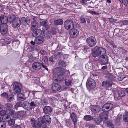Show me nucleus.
I'll return each mask as SVG.
<instances>
[{
    "mask_svg": "<svg viewBox=\"0 0 128 128\" xmlns=\"http://www.w3.org/2000/svg\"><path fill=\"white\" fill-rule=\"evenodd\" d=\"M94 118L92 116L89 115H87L84 116V119L87 121H90L93 120Z\"/></svg>",
    "mask_w": 128,
    "mask_h": 128,
    "instance_id": "e433bc0d",
    "label": "nucleus"
},
{
    "mask_svg": "<svg viewBox=\"0 0 128 128\" xmlns=\"http://www.w3.org/2000/svg\"><path fill=\"white\" fill-rule=\"evenodd\" d=\"M65 81V84L66 85L69 86L71 84L72 82L71 80H70L66 79Z\"/></svg>",
    "mask_w": 128,
    "mask_h": 128,
    "instance_id": "5fc2aeb1",
    "label": "nucleus"
},
{
    "mask_svg": "<svg viewBox=\"0 0 128 128\" xmlns=\"http://www.w3.org/2000/svg\"><path fill=\"white\" fill-rule=\"evenodd\" d=\"M48 58L47 56H45L42 60V64H46L48 62Z\"/></svg>",
    "mask_w": 128,
    "mask_h": 128,
    "instance_id": "ea45409f",
    "label": "nucleus"
},
{
    "mask_svg": "<svg viewBox=\"0 0 128 128\" xmlns=\"http://www.w3.org/2000/svg\"><path fill=\"white\" fill-rule=\"evenodd\" d=\"M90 7H88V8ZM87 10H88V12L90 14L92 15H98L99 14V13L98 12H96L94 11L89 10H88V9H87Z\"/></svg>",
    "mask_w": 128,
    "mask_h": 128,
    "instance_id": "c03bdc74",
    "label": "nucleus"
},
{
    "mask_svg": "<svg viewBox=\"0 0 128 128\" xmlns=\"http://www.w3.org/2000/svg\"><path fill=\"white\" fill-rule=\"evenodd\" d=\"M55 72L58 76H63L66 72L65 70L60 67H56L55 69Z\"/></svg>",
    "mask_w": 128,
    "mask_h": 128,
    "instance_id": "f8f14e48",
    "label": "nucleus"
},
{
    "mask_svg": "<svg viewBox=\"0 0 128 128\" xmlns=\"http://www.w3.org/2000/svg\"><path fill=\"white\" fill-rule=\"evenodd\" d=\"M38 122L36 121L35 119L34 118H31L30 119V121L32 122V126L36 128H44L42 126L43 124V123L39 121L38 119Z\"/></svg>",
    "mask_w": 128,
    "mask_h": 128,
    "instance_id": "423d86ee",
    "label": "nucleus"
},
{
    "mask_svg": "<svg viewBox=\"0 0 128 128\" xmlns=\"http://www.w3.org/2000/svg\"><path fill=\"white\" fill-rule=\"evenodd\" d=\"M10 21L12 23V26L14 28H18L21 24V20L20 18L16 17L14 14H12L10 16Z\"/></svg>",
    "mask_w": 128,
    "mask_h": 128,
    "instance_id": "f03ea898",
    "label": "nucleus"
},
{
    "mask_svg": "<svg viewBox=\"0 0 128 128\" xmlns=\"http://www.w3.org/2000/svg\"><path fill=\"white\" fill-rule=\"evenodd\" d=\"M20 106L22 107V104L21 102H19L16 103L14 106V108H15L17 109L18 107Z\"/></svg>",
    "mask_w": 128,
    "mask_h": 128,
    "instance_id": "864d4df0",
    "label": "nucleus"
},
{
    "mask_svg": "<svg viewBox=\"0 0 128 128\" xmlns=\"http://www.w3.org/2000/svg\"><path fill=\"white\" fill-rule=\"evenodd\" d=\"M3 120L4 121V122H7L11 119L10 116L9 115H6L4 116L3 117Z\"/></svg>",
    "mask_w": 128,
    "mask_h": 128,
    "instance_id": "58836bf2",
    "label": "nucleus"
},
{
    "mask_svg": "<svg viewBox=\"0 0 128 128\" xmlns=\"http://www.w3.org/2000/svg\"><path fill=\"white\" fill-rule=\"evenodd\" d=\"M34 41L36 44L40 45L44 42V39L43 36H38L35 38Z\"/></svg>",
    "mask_w": 128,
    "mask_h": 128,
    "instance_id": "a211bd4d",
    "label": "nucleus"
},
{
    "mask_svg": "<svg viewBox=\"0 0 128 128\" xmlns=\"http://www.w3.org/2000/svg\"><path fill=\"white\" fill-rule=\"evenodd\" d=\"M64 108L65 109H68L70 108V104L68 103V102L67 101H66L64 102Z\"/></svg>",
    "mask_w": 128,
    "mask_h": 128,
    "instance_id": "de8ad7c7",
    "label": "nucleus"
},
{
    "mask_svg": "<svg viewBox=\"0 0 128 128\" xmlns=\"http://www.w3.org/2000/svg\"><path fill=\"white\" fill-rule=\"evenodd\" d=\"M62 55V54L61 52H55L54 54V55L56 58H59L60 57V56Z\"/></svg>",
    "mask_w": 128,
    "mask_h": 128,
    "instance_id": "a18cd8bd",
    "label": "nucleus"
},
{
    "mask_svg": "<svg viewBox=\"0 0 128 128\" xmlns=\"http://www.w3.org/2000/svg\"><path fill=\"white\" fill-rule=\"evenodd\" d=\"M63 80L62 78L59 76H54L53 78V82L55 84L59 83Z\"/></svg>",
    "mask_w": 128,
    "mask_h": 128,
    "instance_id": "a878e982",
    "label": "nucleus"
},
{
    "mask_svg": "<svg viewBox=\"0 0 128 128\" xmlns=\"http://www.w3.org/2000/svg\"><path fill=\"white\" fill-rule=\"evenodd\" d=\"M38 120L41 122H42V126L44 128L46 126V123L50 124L51 122V119L50 117L46 114H45L43 116L38 118Z\"/></svg>",
    "mask_w": 128,
    "mask_h": 128,
    "instance_id": "7ed1b4c3",
    "label": "nucleus"
},
{
    "mask_svg": "<svg viewBox=\"0 0 128 128\" xmlns=\"http://www.w3.org/2000/svg\"><path fill=\"white\" fill-rule=\"evenodd\" d=\"M26 111L24 110H21L18 112H17V115L18 117H20L23 116L24 114H26Z\"/></svg>",
    "mask_w": 128,
    "mask_h": 128,
    "instance_id": "79ce46f5",
    "label": "nucleus"
},
{
    "mask_svg": "<svg viewBox=\"0 0 128 128\" xmlns=\"http://www.w3.org/2000/svg\"><path fill=\"white\" fill-rule=\"evenodd\" d=\"M64 21L62 19H59L54 20V24L56 26L61 25L63 23Z\"/></svg>",
    "mask_w": 128,
    "mask_h": 128,
    "instance_id": "c756f323",
    "label": "nucleus"
},
{
    "mask_svg": "<svg viewBox=\"0 0 128 128\" xmlns=\"http://www.w3.org/2000/svg\"><path fill=\"white\" fill-rule=\"evenodd\" d=\"M126 78V76L124 75L123 74L122 75L119 76L118 79V80L119 81H122V80L124 78Z\"/></svg>",
    "mask_w": 128,
    "mask_h": 128,
    "instance_id": "6e6d98bb",
    "label": "nucleus"
},
{
    "mask_svg": "<svg viewBox=\"0 0 128 128\" xmlns=\"http://www.w3.org/2000/svg\"><path fill=\"white\" fill-rule=\"evenodd\" d=\"M13 86L15 92L17 94L20 93L22 89L21 84L18 82H15Z\"/></svg>",
    "mask_w": 128,
    "mask_h": 128,
    "instance_id": "9d476101",
    "label": "nucleus"
},
{
    "mask_svg": "<svg viewBox=\"0 0 128 128\" xmlns=\"http://www.w3.org/2000/svg\"><path fill=\"white\" fill-rule=\"evenodd\" d=\"M12 105L11 104L7 103L4 106V108L7 111L12 109Z\"/></svg>",
    "mask_w": 128,
    "mask_h": 128,
    "instance_id": "72a5a7b5",
    "label": "nucleus"
},
{
    "mask_svg": "<svg viewBox=\"0 0 128 128\" xmlns=\"http://www.w3.org/2000/svg\"><path fill=\"white\" fill-rule=\"evenodd\" d=\"M106 52V49L104 48L98 47L96 46L94 47V50L92 51V56L94 58L98 56L105 55Z\"/></svg>",
    "mask_w": 128,
    "mask_h": 128,
    "instance_id": "f257e3e1",
    "label": "nucleus"
},
{
    "mask_svg": "<svg viewBox=\"0 0 128 128\" xmlns=\"http://www.w3.org/2000/svg\"><path fill=\"white\" fill-rule=\"evenodd\" d=\"M38 22L35 21L32 22L31 24V27L32 29L34 30L35 28H38Z\"/></svg>",
    "mask_w": 128,
    "mask_h": 128,
    "instance_id": "2f4dec72",
    "label": "nucleus"
},
{
    "mask_svg": "<svg viewBox=\"0 0 128 128\" xmlns=\"http://www.w3.org/2000/svg\"><path fill=\"white\" fill-rule=\"evenodd\" d=\"M120 23L121 25H127L128 24V20L121 21L120 22Z\"/></svg>",
    "mask_w": 128,
    "mask_h": 128,
    "instance_id": "8fccbe9b",
    "label": "nucleus"
},
{
    "mask_svg": "<svg viewBox=\"0 0 128 128\" xmlns=\"http://www.w3.org/2000/svg\"><path fill=\"white\" fill-rule=\"evenodd\" d=\"M30 106L31 107V108H32V107L33 106H36L37 105L33 101L31 102L30 104Z\"/></svg>",
    "mask_w": 128,
    "mask_h": 128,
    "instance_id": "052dcab7",
    "label": "nucleus"
},
{
    "mask_svg": "<svg viewBox=\"0 0 128 128\" xmlns=\"http://www.w3.org/2000/svg\"><path fill=\"white\" fill-rule=\"evenodd\" d=\"M47 22L48 21L46 20H45L41 22L40 24L42 26L44 27L46 29H48L49 28L50 26Z\"/></svg>",
    "mask_w": 128,
    "mask_h": 128,
    "instance_id": "7c9ffc66",
    "label": "nucleus"
},
{
    "mask_svg": "<svg viewBox=\"0 0 128 128\" xmlns=\"http://www.w3.org/2000/svg\"><path fill=\"white\" fill-rule=\"evenodd\" d=\"M80 21L82 23H84L86 22V20L84 18H82L80 19Z\"/></svg>",
    "mask_w": 128,
    "mask_h": 128,
    "instance_id": "774afa93",
    "label": "nucleus"
},
{
    "mask_svg": "<svg viewBox=\"0 0 128 128\" xmlns=\"http://www.w3.org/2000/svg\"><path fill=\"white\" fill-rule=\"evenodd\" d=\"M8 96V94L6 92H4L2 93L1 95V96L3 98H6Z\"/></svg>",
    "mask_w": 128,
    "mask_h": 128,
    "instance_id": "4d7b16f0",
    "label": "nucleus"
},
{
    "mask_svg": "<svg viewBox=\"0 0 128 128\" xmlns=\"http://www.w3.org/2000/svg\"><path fill=\"white\" fill-rule=\"evenodd\" d=\"M58 64L59 66L62 67H65L66 65V62L63 60L60 61Z\"/></svg>",
    "mask_w": 128,
    "mask_h": 128,
    "instance_id": "c9c22d12",
    "label": "nucleus"
},
{
    "mask_svg": "<svg viewBox=\"0 0 128 128\" xmlns=\"http://www.w3.org/2000/svg\"><path fill=\"white\" fill-rule=\"evenodd\" d=\"M45 38L47 39H48L50 38L51 36V35L50 32L48 30L46 31V32H43V35Z\"/></svg>",
    "mask_w": 128,
    "mask_h": 128,
    "instance_id": "473e14b6",
    "label": "nucleus"
},
{
    "mask_svg": "<svg viewBox=\"0 0 128 128\" xmlns=\"http://www.w3.org/2000/svg\"><path fill=\"white\" fill-rule=\"evenodd\" d=\"M8 112V114L10 116H14L16 114V112L12 109L7 111Z\"/></svg>",
    "mask_w": 128,
    "mask_h": 128,
    "instance_id": "4c0bfd02",
    "label": "nucleus"
},
{
    "mask_svg": "<svg viewBox=\"0 0 128 128\" xmlns=\"http://www.w3.org/2000/svg\"><path fill=\"white\" fill-rule=\"evenodd\" d=\"M108 112H102L99 115V117L102 121L104 119L105 120H106L108 118Z\"/></svg>",
    "mask_w": 128,
    "mask_h": 128,
    "instance_id": "bb28decb",
    "label": "nucleus"
},
{
    "mask_svg": "<svg viewBox=\"0 0 128 128\" xmlns=\"http://www.w3.org/2000/svg\"><path fill=\"white\" fill-rule=\"evenodd\" d=\"M7 101L9 102L13 101L14 100V95L13 94H10L8 96L7 98Z\"/></svg>",
    "mask_w": 128,
    "mask_h": 128,
    "instance_id": "f704fd0d",
    "label": "nucleus"
},
{
    "mask_svg": "<svg viewBox=\"0 0 128 128\" xmlns=\"http://www.w3.org/2000/svg\"><path fill=\"white\" fill-rule=\"evenodd\" d=\"M128 2V0H122V1L121 4H123L125 6H127Z\"/></svg>",
    "mask_w": 128,
    "mask_h": 128,
    "instance_id": "680f3d73",
    "label": "nucleus"
},
{
    "mask_svg": "<svg viewBox=\"0 0 128 128\" xmlns=\"http://www.w3.org/2000/svg\"><path fill=\"white\" fill-rule=\"evenodd\" d=\"M113 84L111 81L104 80L102 82V85L103 87L108 88L111 87Z\"/></svg>",
    "mask_w": 128,
    "mask_h": 128,
    "instance_id": "f3484780",
    "label": "nucleus"
},
{
    "mask_svg": "<svg viewBox=\"0 0 128 128\" xmlns=\"http://www.w3.org/2000/svg\"><path fill=\"white\" fill-rule=\"evenodd\" d=\"M22 107L28 110H29L31 109L29 103L26 101H24V103L22 104Z\"/></svg>",
    "mask_w": 128,
    "mask_h": 128,
    "instance_id": "393cba45",
    "label": "nucleus"
},
{
    "mask_svg": "<svg viewBox=\"0 0 128 128\" xmlns=\"http://www.w3.org/2000/svg\"><path fill=\"white\" fill-rule=\"evenodd\" d=\"M113 107V104L110 103H107L104 104L102 108V110L104 112H106L111 110Z\"/></svg>",
    "mask_w": 128,
    "mask_h": 128,
    "instance_id": "1a4fd4ad",
    "label": "nucleus"
},
{
    "mask_svg": "<svg viewBox=\"0 0 128 128\" xmlns=\"http://www.w3.org/2000/svg\"><path fill=\"white\" fill-rule=\"evenodd\" d=\"M0 114L3 116L6 115L5 114L6 113V112L5 110H2L0 111Z\"/></svg>",
    "mask_w": 128,
    "mask_h": 128,
    "instance_id": "69168bd1",
    "label": "nucleus"
},
{
    "mask_svg": "<svg viewBox=\"0 0 128 128\" xmlns=\"http://www.w3.org/2000/svg\"><path fill=\"white\" fill-rule=\"evenodd\" d=\"M101 108L99 106H94L91 108V110L94 113H96L100 111Z\"/></svg>",
    "mask_w": 128,
    "mask_h": 128,
    "instance_id": "412c9836",
    "label": "nucleus"
},
{
    "mask_svg": "<svg viewBox=\"0 0 128 128\" xmlns=\"http://www.w3.org/2000/svg\"><path fill=\"white\" fill-rule=\"evenodd\" d=\"M87 44L89 46L92 47L95 46L97 43L96 38L93 36H91L88 38L86 40Z\"/></svg>",
    "mask_w": 128,
    "mask_h": 128,
    "instance_id": "39448f33",
    "label": "nucleus"
},
{
    "mask_svg": "<svg viewBox=\"0 0 128 128\" xmlns=\"http://www.w3.org/2000/svg\"><path fill=\"white\" fill-rule=\"evenodd\" d=\"M123 118L125 122H128V112L125 113V114L123 116Z\"/></svg>",
    "mask_w": 128,
    "mask_h": 128,
    "instance_id": "a19ab883",
    "label": "nucleus"
},
{
    "mask_svg": "<svg viewBox=\"0 0 128 128\" xmlns=\"http://www.w3.org/2000/svg\"><path fill=\"white\" fill-rule=\"evenodd\" d=\"M6 124L3 121H0V128H5Z\"/></svg>",
    "mask_w": 128,
    "mask_h": 128,
    "instance_id": "09e8293b",
    "label": "nucleus"
},
{
    "mask_svg": "<svg viewBox=\"0 0 128 128\" xmlns=\"http://www.w3.org/2000/svg\"><path fill=\"white\" fill-rule=\"evenodd\" d=\"M12 128H21V126L20 125H18L15 124L12 127Z\"/></svg>",
    "mask_w": 128,
    "mask_h": 128,
    "instance_id": "338daca9",
    "label": "nucleus"
},
{
    "mask_svg": "<svg viewBox=\"0 0 128 128\" xmlns=\"http://www.w3.org/2000/svg\"><path fill=\"white\" fill-rule=\"evenodd\" d=\"M90 1L88 0H80V3L82 5L87 6L88 2Z\"/></svg>",
    "mask_w": 128,
    "mask_h": 128,
    "instance_id": "49530a36",
    "label": "nucleus"
},
{
    "mask_svg": "<svg viewBox=\"0 0 128 128\" xmlns=\"http://www.w3.org/2000/svg\"><path fill=\"white\" fill-rule=\"evenodd\" d=\"M22 23L24 25L26 26L28 25L30 22L29 19L26 18L25 17H22L20 19Z\"/></svg>",
    "mask_w": 128,
    "mask_h": 128,
    "instance_id": "cd10ccee",
    "label": "nucleus"
},
{
    "mask_svg": "<svg viewBox=\"0 0 128 128\" xmlns=\"http://www.w3.org/2000/svg\"><path fill=\"white\" fill-rule=\"evenodd\" d=\"M61 45L60 44H58L57 45V46L56 50H62Z\"/></svg>",
    "mask_w": 128,
    "mask_h": 128,
    "instance_id": "bf43d9fd",
    "label": "nucleus"
},
{
    "mask_svg": "<svg viewBox=\"0 0 128 128\" xmlns=\"http://www.w3.org/2000/svg\"><path fill=\"white\" fill-rule=\"evenodd\" d=\"M102 121V120L100 118L98 119L96 118H95L94 120V122L98 125Z\"/></svg>",
    "mask_w": 128,
    "mask_h": 128,
    "instance_id": "603ef678",
    "label": "nucleus"
},
{
    "mask_svg": "<svg viewBox=\"0 0 128 128\" xmlns=\"http://www.w3.org/2000/svg\"><path fill=\"white\" fill-rule=\"evenodd\" d=\"M43 110L44 114L50 115L52 111V108L50 106H46L43 108Z\"/></svg>",
    "mask_w": 128,
    "mask_h": 128,
    "instance_id": "dca6fc26",
    "label": "nucleus"
},
{
    "mask_svg": "<svg viewBox=\"0 0 128 128\" xmlns=\"http://www.w3.org/2000/svg\"><path fill=\"white\" fill-rule=\"evenodd\" d=\"M98 60L103 64H105L108 63V57L106 55L100 56Z\"/></svg>",
    "mask_w": 128,
    "mask_h": 128,
    "instance_id": "ddd939ff",
    "label": "nucleus"
},
{
    "mask_svg": "<svg viewBox=\"0 0 128 128\" xmlns=\"http://www.w3.org/2000/svg\"><path fill=\"white\" fill-rule=\"evenodd\" d=\"M107 124L108 126H110V128H114L111 122H107Z\"/></svg>",
    "mask_w": 128,
    "mask_h": 128,
    "instance_id": "13d9d810",
    "label": "nucleus"
},
{
    "mask_svg": "<svg viewBox=\"0 0 128 128\" xmlns=\"http://www.w3.org/2000/svg\"><path fill=\"white\" fill-rule=\"evenodd\" d=\"M51 31L53 34H56L57 32L56 28H53L52 30Z\"/></svg>",
    "mask_w": 128,
    "mask_h": 128,
    "instance_id": "0e129e2a",
    "label": "nucleus"
},
{
    "mask_svg": "<svg viewBox=\"0 0 128 128\" xmlns=\"http://www.w3.org/2000/svg\"><path fill=\"white\" fill-rule=\"evenodd\" d=\"M0 17L2 24H7L8 20L7 17L3 14H1L0 15Z\"/></svg>",
    "mask_w": 128,
    "mask_h": 128,
    "instance_id": "aec40b11",
    "label": "nucleus"
},
{
    "mask_svg": "<svg viewBox=\"0 0 128 128\" xmlns=\"http://www.w3.org/2000/svg\"><path fill=\"white\" fill-rule=\"evenodd\" d=\"M32 67L33 69L36 70H39L42 68L41 63L38 62H35L32 64Z\"/></svg>",
    "mask_w": 128,
    "mask_h": 128,
    "instance_id": "2eb2a0df",
    "label": "nucleus"
},
{
    "mask_svg": "<svg viewBox=\"0 0 128 128\" xmlns=\"http://www.w3.org/2000/svg\"><path fill=\"white\" fill-rule=\"evenodd\" d=\"M8 122V124L10 126L13 125L15 123V120L14 119H11Z\"/></svg>",
    "mask_w": 128,
    "mask_h": 128,
    "instance_id": "3c124183",
    "label": "nucleus"
},
{
    "mask_svg": "<svg viewBox=\"0 0 128 128\" xmlns=\"http://www.w3.org/2000/svg\"><path fill=\"white\" fill-rule=\"evenodd\" d=\"M43 32L40 29H38L34 30L33 31L32 35L34 37H38L39 36H41Z\"/></svg>",
    "mask_w": 128,
    "mask_h": 128,
    "instance_id": "6ab92c4d",
    "label": "nucleus"
},
{
    "mask_svg": "<svg viewBox=\"0 0 128 128\" xmlns=\"http://www.w3.org/2000/svg\"><path fill=\"white\" fill-rule=\"evenodd\" d=\"M35 60V58L34 57H30V59L28 60V61L30 62H34Z\"/></svg>",
    "mask_w": 128,
    "mask_h": 128,
    "instance_id": "e2e57ef3",
    "label": "nucleus"
},
{
    "mask_svg": "<svg viewBox=\"0 0 128 128\" xmlns=\"http://www.w3.org/2000/svg\"><path fill=\"white\" fill-rule=\"evenodd\" d=\"M18 100L19 101H23L26 99L24 94L22 93H19L17 94Z\"/></svg>",
    "mask_w": 128,
    "mask_h": 128,
    "instance_id": "c85d7f7f",
    "label": "nucleus"
},
{
    "mask_svg": "<svg viewBox=\"0 0 128 128\" xmlns=\"http://www.w3.org/2000/svg\"><path fill=\"white\" fill-rule=\"evenodd\" d=\"M106 76L107 78H109L111 80H112L114 78V76L110 73H108L106 75Z\"/></svg>",
    "mask_w": 128,
    "mask_h": 128,
    "instance_id": "37998d69",
    "label": "nucleus"
},
{
    "mask_svg": "<svg viewBox=\"0 0 128 128\" xmlns=\"http://www.w3.org/2000/svg\"><path fill=\"white\" fill-rule=\"evenodd\" d=\"M8 27L7 24H2L0 26V32L3 35L6 34L8 32Z\"/></svg>",
    "mask_w": 128,
    "mask_h": 128,
    "instance_id": "6e6552de",
    "label": "nucleus"
},
{
    "mask_svg": "<svg viewBox=\"0 0 128 128\" xmlns=\"http://www.w3.org/2000/svg\"><path fill=\"white\" fill-rule=\"evenodd\" d=\"M60 85L57 84H53L52 86V90L55 92L59 90L61 88Z\"/></svg>",
    "mask_w": 128,
    "mask_h": 128,
    "instance_id": "4be33fe9",
    "label": "nucleus"
},
{
    "mask_svg": "<svg viewBox=\"0 0 128 128\" xmlns=\"http://www.w3.org/2000/svg\"><path fill=\"white\" fill-rule=\"evenodd\" d=\"M70 118L72 122L74 125L75 126V124H76L78 121L77 116L76 114L74 112L70 111Z\"/></svg>",
    "mask_w": 128,
    "mask_h": 128,
    "instance_id": "9b49d317",
    "label": "nucleus"
},
{
    "mask_svg": "<svg viewBox=\"0 0 128 128\" xmlns=\"http://www.w3.org/2000/svg\"><path fill=\"white\" fill-rule=\"evenodd\" d=\"M86 85L89 89H92L95 87L96 82L93 79L88 78L87 81Z\"/></svg>",
    "mask_w": 128,
    "mask_h": 128,
    "instance_id": "0eeeda50",
    "label": "nucleus"
},
{
    "mask_svg": "<svg viewBox=\"0 0 128 128\" xmlns=\"http://www.w3.org/2000/svg\"><path fill=\"white\" fill-rule=\"evenodd\" d=\"M118 94L119 96V97L118 96L116 95L114 96V98L117 100H119L120 98V97H123L125 95V93L124 91L122 90H120L118 92Z\"/></svg>",
    "mask_w": 128,
    "mask_h": 128,
    "instance_id": "5701e85b",
    "label": "nucleus"
},
{
    "mask_svg": "<svg viewBox=\"0 0 128 128\" xmlns=\"http://www.w3.org/2000/svg\"><path fill=\"white\" fill-rule=\"evenodd\" d=\"M66 124L68 126L70 127V128H76V124H75V126L74 125L73 123H72L70 119L66 120Z\"/></svg>",
    "mask_w": 128,
    "mask_h": 128,
    "instance_id": "b1692460",
    "label": "nucleus"
},
{
    "mask_svg": "<svg viewBox=\"0 0 128 128\" xmlns=\"http://www.w3.org/2000/svg\"><path fill=\"white\" fill-rule=\"evenodd\" d=\"M64 28L68 30L74 29V24L73 21L70 20H67L64 22Z\"/></svg>",
    "mask_w": 128,
    "mask_h": 128,
    "instance_id": "20e7f679",
    "label": "nucleus"
},
{
    "mask_svg": "<svg viewBox=\"0 0 128 128\" xmlns=\"http://www.w3.org/2000/svg\"><path fill=\"white\" fill-rule=\"evenodd\" d=\"M79 33L78 30L76 29H72L69 32L70 36L72 38L76 37Z\"/></svg>",
    "mask_w": 128,
    "mask_h": 128,
    "instance_id": "4468645a",
    "label": "nucleus"
}]
</instances>
